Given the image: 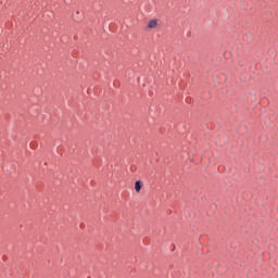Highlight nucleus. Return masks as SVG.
Listing matches in <instances>:
<instances>
[{
    "instance_id": "f257e3e1",
    "label": "nucleus",
    "mask_w": 278,
    "mask_h": 278,
    "mask_svg": "<svg viewBox=\"0 0 278 278\" xmlns=\"http://www.w3.org/2000/svg\"><path fill=\"white\" fill-rule=\"evenodd\" d=\"M148 29H155V27H157V20L153 18L151 20L148 25H147Z\"/></svg>"
},
{
    "instance_id": "f03ea898",
    "label": "nucleus",
    "mask_w": 278,
    "mask_h": 278,
    "mask_svg": "<svg viewBox=\"0 0 278 278\" xmlns=\"http://www.w3.org/2000/svg\"><path fill=\"white\" fill-rule=\"evenodd\" d=\"M135 190L136 192H140L142 190V180H137L135 182Z\"/></svg>"
}]
</instances>
